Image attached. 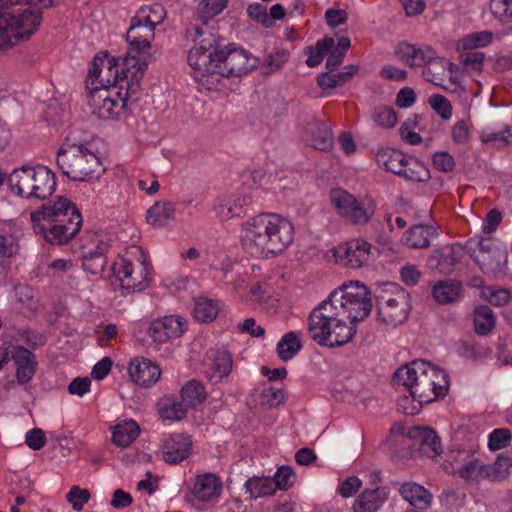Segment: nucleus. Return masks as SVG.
I'll return each instance as SVG.
<instances>
[{
	"instance_id": "1",
	"label": "nucleus",
	"mask_w": 512,
	"mask_h": 512,
	"mask_svg": "<svg viewBox=\"0 0 512 512\" xmlns=\"http://www.w3.org/2000/svg\"><path fill=\"white\" fill-rule=\"evenodd\" d=\"M371 309L365 285L357 281L344 283L310 312L309 335L318 345L342 346L352 340L356 333L355 323L367 318Z\"/></svg>"
},
{
	"instance_id": "2",
	"label": "nucleus",
	"mask_w": 512,
	"mask_h": 512,
	"mask_svg": "<svg viewBox=\"0 0 512 512\" xmlns=\"http://www.w3.org/2000/svg\"><path fill=\"white\" fill-rule=\"evenodd\" d=\"M184 38L193 46L189 49L187 61L195 77L241 76L256 66V58L234 44L223 43L209 27L187 26Z\"/></svg>"
},
{
	"instance_id": "3",
	"label": "nucleus",
	"mask_w": 512,
	"mask_h": 512,
	"mask_svg": "<svg viewBox=\"0 0 512 512\" xmlns=\"http://www.w3.org/2000/svg\"><path fill=\"white\" fill-rule=\"evenodd\" d=\"M161 20V16L157 19L147 16L146 23L143 24L134 18L127 31L129 48L122 59L121 72L115 67L114 78H110V84L120 92L118 98L125 102V107L128 102H135L139 98L140 80L148 67L151 47L146 34H153L156 24Z\"/></svg>"
},
{
	"instance_id": "4",
	"label": "nucleus",
	"mask_w": 512,
	"mask_h": 512,
	"mask_svg": "<svg viewBox=\"0 0 512 512\" xmlns=\"http://www.w3.org/2000/svg\"><path fill=\"white\" fill-rule=\"evenodd\" d=\"M294 239L292 223L275 213H261L242 224L241 245L251 256L274 257Z\"/></svg>"
},
{
	"instance_id": "5",
	"label": "nucleus",
	"mask_w": 512,
	"mask_h": 512,
	"mask_svg": "<svg viewBox=\"0 0 512 512\" xmlns=\"http://www.w3.org/2000/svg\"><path fill=\"white\" fill-rule=\"evenodd\" d=\"M30 219L35 233L57 245L71 241L82 226L79 209L66 197H58L53 204H44L41 209L31 212Z\"/></svg>"
},
{
	"instance_id": "6",
	"label": "nucleus",
	"mask_w": 512,
	"mask_h": 512,
	"mask_svg": "<svg viewBox=\"0 0 512 512\" xmlns=\"http://www.w3.org/2000/svg\"><path fill=\"white\" fill-rule=\"evenodd\" d=\"M392 382L396 388L403 386L419 407L444 397L449 387L446 371L424 360H415L397 369Z\"/></svg>"
},
{
	"instance_id": "7",
	"label": "nucleus",
	"mask_w": 512,
	"mask_h": 512,
	"mask_svg": "<svg viewBox=\"0 0 512 512\" xmlns=\"http://www.w3.org/2000/svg\"><path fill=\"white\" fill-rule=\"evenodd\" d=\"M56 163L62 174L72 181L98 179L105 171L100 158L88 142H82L69 133L59 150Z\"/></svg>"
},
{
	"instance_id": "8",
	"label": "nucleus",
	"mask_w": 512,
	"mask_h": 512,
	"mask_svg": "<svg viewBox=\"0 0 512 512\" xmlns=\"http://www.w3.org/2000/svg\"><path fill=\"white\" fill-rule=\"evenodd\" d=\"M8 184L13 193L28 200H45L57 187L55 173L42 165H23L14 169L8 178Z\"/></svg>"
},
{
	"instance_id": "9",
	"label": "nucleus",
	"mask_w": 512,
	"mask_h": 512,
	"mask_svg": "<svg viewBox=\"0 0 512 512\" xmlns=\"http://www.w3.org/2000/svg\"><path fill=\"white\" fill-rule=\"evenodd\" d=\"M330 201L337 213L354 225H366L375 214V203L370 198L357 199L343 189H334Z\"/></svg>"
},
{
	"instance_id": "10",
	"label": "nucleus",
	"mask_w": 512,
	"mask_h": 512,
	"mask_svg": "<svg viewBox=\"0 0 512 512\" xmlns=\"http://www.w3.org/2000/svg\"><path fill=\"white\" fill-rule=\"evenodd\" d=\"M139 257L136 261L120 257L112 266V274L119 282L121 288L127 293L139 292L149 285L148 265L142 251L136 248Z\"/></svg>"
},
{
	"instance_id": "11",
	"label": "nucleus",
	"mask_w": 512,
	"mask_h": 512,
	"mask_svg": "<svg viewBox=\"0 0 512 512\" xmlns=\"http://www.w3.org/2000/svg\"><path fill=\"white\" fill-rule=\"evenodd\" d=\"M390 287L396 290L394 294L385 291L384 294L376 296L378 319L387 325L397 326L407 319L410 296L407 291L397 289L394 284Z\"/></svg>"
},
{
	"instance_id": "12",
	"label": "nucleus",
	"mask_w": 512,
	"mask_h": 512,
	"mask_svg": "<svg viewBox=\"0 0 512 512\" xmlns=\"http://www.w3.org/2000/svg\"><path fill=\"white\" fill-rule=\"evenodd\" d=\"M101 80V86L92 87L89 91L88 104L92 114L100 119L109 120L120 116L125 102L119 100V91L110 84V78Z\"/></svg>"
},
{
	"instance_id": "13",
	"label": "nucleus",
	"mask_w": 512,
	"mask_h": 512,
	"mask_svg": "<svg viewBox=\"0 0 512 512\" xmlns=\"http://www.w3.org/2000/svg\"><path fill=\"white\" fill-rule=\"evenodd\" d=\"M468 243L469 245L475 243L478 247V254L471 253V256L484 274L492 277L504 274L508 261V252L504 247L495 244L491 239L483 238L478 241L469 240ZM469 249L475 252L472 246H469Z\"/></svg>"
},
{
	"instance_id": "14",
	"label": "nucleus",
	"mask_w": 512,
	"mask_h": 512,
	"mask_svg": "<svg viewBox=\"0 0 512 512\" xmlns=\"http://www.w3.org/2000/svg\"><path fill=\"white\" fill-rule=\"evenodd\" d=\"M371 245L362 239H354L339 244L334 248L337 262L353 269H358L370 260Z\"/></svg>"
},
{
	"instance_id": "15",
	"label": "nucleus",
	"mask_w": 512,
	"mask_h": 512,
	"mask_svg": "<svg viewBox=\"0 0 512 512\" xmlns=\"http://www.w3.org/2000/svg\"><path fill=\"white\" fill-rule=\"evenodd\" d=\"M161 452L166 463L179 464L191 455V437L184 433L169 434L162 441Z\"/></svg>"
},
{
	"instance_id": "16",
	"label": "nucleus",
	"mask_w": 512,
	"mask_h": 512,
	"mask_svg": "<svg viewBox=\"0 0 512 512\" xmlns=\"http://www.w3.org/2000/svg\"><path fill=\"white\" fill-rule=\"evenodd\" d=\"M186 330L183 319L179 316H165L154 320L148 327L147 333L156 343H166L179 338Z\"/></svg>"
},
{
	"instance_id": "17",
	"label": "nucleus",
	"mask_w": 512,
	"mask_h": 512,
	"mask_svg": "<svg viewBox=\"0 0 512 512\" xmlns=\"http://www.w3.org/2000/svg\"><path fill=\"white\" fill-rule=\"evenodd\" d=\"M464 256V247L459 243H454L442 247L433 252L428 258L427 264L430 269L437 270L441 274H451L456 265L461 262Z\"/></svg>"
},
{
	"instance_id": "18",
	"label": "nucleus",
	"mask_w": 512,
	"mask_h": 512,
	"mask_svg": "<svg viewBox=\"0 0 512 512\" xmlns=\"http://www.w3.org/2000/svg\"><path fill=\"white\" fill-rule=\"evenodd\" d=\"M203 368L209 379L220 381L231 372V354L225 350L210 349L204 357Z\"/></svg>"
},
{
	"instance_id": "19",
	"label": "nucleus",
	"mask_w": 512,
	"mask_h": 512,
	"mask_svg": "<svg viewBox=\"0 0 512 512\" xmlns=\"http://www.w3.org/2000/svg\"><path fill=\"white\" fill-rule=\"evenodd\" d=\"M128 372L131 380L143 387L153 386L161 375L159 366L143 357L133 358L129 363Z\"/></svg>"
},
{
	"instance_id": "20",
	"label": "nucleus",
	"mask_w": 512,
	"mask_h": 512,
	"mask_svg": "<svg viewBox=\"0 0 512 512\" xmlns=\"http://www.w3.org/2000/svg\"><path fill=\"white\" fill-rule=\"evenodd\" d=\"M251 202L252 199L249 195L236 193L219 198L214 205V209L221 220H228L246 214Z\"/></svg>"
},
{
	"instance_id": "21",
	"label": "nucleus",
	"mask_w": 512,
	"mask_h": 512,
	"mask_svg": "<svg viewBox=\"0 0 512 512\" xmlns=\"http://www.w3.org/2000/svg\"><path fill=\"white\" fill-rule=\"evenodd\" d=\"M16 364V378L19 384L28 383L35 375L37 362L35 355L23 346L11 343L10 360Z\"/></svg>"
},
{
	"instance_id": "22",
	"label": "nucleus",
	"mask_w": 512,
	"mask_h": 512,
	"mask_svg": "<svg viewBox=\"0 0 512 512\" xmlns=\"http://www.w3.org/2000/svg\"><path fill=\"white\" fill-rule=\"evenodd\" d=\"M302 138L310 146L320 151L330 150L334 142L329 126L319 120H314L304 127Z\"/></svg>"
},
{
	"instance_id": "23",
	"label": "nucleus",
	"mask_w": 512,
	"mask_h": 512,
	"mask_svg": "<svg viewBox=\"0 0 512 512\" xmlns=\"http://www.w3.org/2000/svg\"><path fill=\"white\" fill-rule=\"evenodd\" d=\"M397 57L410 67L425 66L434 58L435 51L428 45L416 46L407 42H400L396 49Z\"/></svg>"
},
{
	"instance_id": "24",
	"label": "nucleus",
	"mask_w": 512,
	"mask_h": 512,
	"mask_svg": "<svg viewBox=\"0 0 512 512\" xmlns=\"http://www.w3.org/2000/svg\"><path fill=\"white\" fill-rule=\"evenodd\" d=\"M407 436L419 443L421 454L428 458H434L442 451L440 438L431 428L415 426L408 430Z\"/></svg>"
},
{
	"instance_id": "25",
	"label": "nucleus",
	"mask_w": 512,
	"mask_h": 512,
	"mask_svg": "<svg viewBox=\"0 0 512 512\" xmlns=\"http://www.w3.org/2000/svg\"><path fill=\"white\" fill-rule=\"evenodd\" d=\"M119 68L114 58H108L106 55L94 57L86 78V87L91 91L92 87L101 86V80L107 81L108 78H114V68ZM107 84V82H105Z\"/></svg>"
},
{
	"instance_id": "26",
	"label": "nucleus",
	"mask_w": 512,
	"mask_h": 512,
	"mask_svg": "<svg viewBox=\"0 0 512 512\" xmlns=\"http://www.w3.org/2000/svg\"><path fill=\"white\" fill-rule=\"evenodd\" d=\"M222 490L221 480L212 473H206L196 477L192 493L195 498L202 502H209L217 499Z\"/></svg>"
},
{
	"instance_id": "27",
	"label": "nucleus",
	"mask_w": 512,
	"mask_h": 512,
	"mask_svg": "<svg viewBox=\"0 0 512 512\" xmlns=\"http://www.w3.org/2000/svg\"><path fill=\"white\" fill-rule=\"evenodd\" d=\"M435 234L436 229L433 226L415 224L403 233L401 242L411 249H426L430 246V239Z\"/></svg>"
},
{
	"instance_id": "28",
	"label": "nucleus",
	"mask_w": 512,
	"mask_h": 512,
	"mask_svg": "<svg viewBox=\"0 0 512 512\" xmlns=\"http://www.w3.org/2000/svg\"><path fill=\"white\" fill-rule=\"evenodd\" d=\"M463 293V285L454 279L441 280L432 287V295L439 305H447L460 300Z\"/></svg>"
},
{
	"instance_id": "29",
	"label": "nucleus",
	"mask_w": 512,
	"mask_h": 512,
	"mask_svg": "<svg viewBox=\"0 0 512 512\" xmlns=\"http://www.w3.org/2000/svg\"><path fill=\"white\" fill-rule=\"evenodd\" d=\"M388 498L381 488L365 489L356 498L353 512H378Z\"/></svg>"
},
{
	"instance_id": "30",
	"label": "nucleus",
	"mask_w": 512,
	"mask_h": 512,
	"mask_svg": "<svg viewBox=\"0 0 512 512\" xmlns=\"http://www.w3.org/2000/svg\"><path fill=\"white\" fill-rule=\"evenodd\" d=\"M399 492L401 496L414 507V509H427L432 501L431 493L422 485L415 482H406L402 484Z\"/></svg>"
},
{
	"instance_id": "31",
	"label": "nucleus",
	"mask_w": 512,
	"mask_h": 512,
	"mask_svg": "<svg viewBox=\"0 0 512 512\" xmlns=\"http://www.w3.org/2000/svg\"><path fill=\"white\" fill-rule=\"evenodd\" d=\"M175 205L170 201H159L152 205L146 214L147 222L153 227H163L174 220Z\"/></svg>"
},
{
	"instance_id": "32",
	"label": "nucleus",
	"mask_w": 512,
	"mask_h": 512,
	"mask_svg": "<svg viewBox=\"0 0 512 512\" xmlns=\"http://www.w3.org/2000/svg\"><path fill=\"white\" fill-rule=\"evenodd\" d=\"M244 489L249 494V499L256 500L273 495L275 493V481L272 477L252 476L245 481Z\"/></svg>"
},
{
	"instance_id": "33",
	"label": "nucleus",
	"mask_w": 512,
	"mask_h": 512,
	"mask_svg": "<svg viewBox=\"0 0 512 512\" xmlns=\"http://www.w3.org/2000/svg\"><path fill=\"white\" fill-rule=\"evenodd\" d=\"M480 141L492 148H506L512 145V126L507 125L499 130L485 128L480 133Z\"/></svg>"
},
{
	"instance_id": "34",
	"label": "nucleus",
	"mask_w": 512,
	"mask_h": 512,
	"mask_svg": "<svg viewBox=\"0 0 512 512\" xmlns=\"http://www.w3.org/2000/svg\"><path fill=\"white\" fill-rule=\"evenodd\" d=\"M139 425L134 420L117 424L112 432V441L118 447L129 446L139 435Z\"/></svg>"
},
{
	"instance_id": "35",
	"label": "nucleus",
	"mask_w": 512,
	"mask_h": 512,
	"mask_svg": "<svg viewBox=\"0 0 512 512\" xmlns=\"http://www.w3.org/2000/svg\"><path fill=\"white\" fill-rule=\"evenodd\" d=\"M377 164L387 171L398 174L403 167L404 154L393 148H381L375 155Z\"/></svg>"
},
{
	"instance_id": "36",
	"label": "nucleus",
	"mask_w": 512,
	"mask_h": 512,
	"mask_svg": "<svg viewBox=\"0 0 512 512\" xmlns=\"http://www.w3.org/2000/svg\"><path fill=\"white\" fill-rule=\"evenodd\" d=\"M397 175L414 182H425L430 178V172L424 163L413 157H405L403 167Z\"/></svg>"
},
{
	"instance_id": "37",
	"label": "nucleus",
	"mask_w": 512,
	"mask_h": 512,
	"mask_svg": "<svg viewBox=\"0 0 512 512\" xmlns=\"http://www.w3.org/2000/svg\"><path fill=\"white\" fill-rule=\"evenodd\" d=\"M207 398L203 384L195 379L189 380L181 389V399L186 407L196 408Z\"/></svg>"
},
{
	"instance_id": "38",
	"label": "nucleus",
	"mask_w": 512,
	"mask_h": 512,
	"mask_svg": "<svg viewBox=\"0 0 512 512\" xmlns=\"http://www.w3.org/2000/svg\"><path fill=\"white\" fill-rule=\"evenodd\" d=\"M452 66L453 64L446 61L445 59L436 57L435 53L434 58L429 60V62H427L425 65L422 75L427 81L437 86H441L442 82L444 81L446 70H450Z\"/></svg>"
},
{
	"instance_id": "39",
	"label": "nucleus",
	"mask_w": 512,
	"mask_h": 512,
	"mask_svg": "<svg viewBox=\"0 0 512 512\" xmlns=\"http://www.w3.org/2000/svg\"><path fill=\"white\" fill-rule=\"evenodd\" d=\"M228 0H201L197 11V19L201 21V25L191 24L196 27H209L208 21L220 14L227 6Z\"/></svg>"
},
{
	"instance_id": "40",
	"label": "nucleus",
	"mask_w": 512,
	"mask_h": 512,
	"mask_svg": "<svg viewBox=\"0 0 512 512\" xmlns=\"http://www.w3.org/2000/svg\"><path fill=\"white\" fill-rule=\"evenodd\" d=\"M511 467L512 459L501 454L493 464L485 465L483 478L489 481H503L509 476Z\"/></svg>"
},
{
	"instance_id": "41",
	"label": "nucleus",
	"mask_w": 512,
	"mask_h": 512,
	"mask_svg": "<svg viewBox=\"0 0 512 512\" xmlns=\"http://www.w3.org/2000/svg\"><path fill=\"white\" fill-rule=\"evenodd\" d=\"M462 454L465 455V458H463V464L457 470L458 475L467 482L477 481L479 477L483 478L485 465L474 458L470 451H464Z\"/></svg>"
},
{
	"instance_id": "42",
	"label": "nucleus",
	"mask_w": 512,
	"mask_h": 512,
	"mask_svg": "<svg viewBox=\"0 0 512 512\" xmlns=\"http://www.w3.org/2000/svg\"><path fill=\"white\" fill-rule=\"evenodd\" d=\"M495 326V316L487 305L478 306L474 311V328L478 335L489 334Z\"/></svg>"
},
{
	"instance_id": "43",
	"label": "nucleus",
	"mask_w": 512,
	"mask_h": 512,
	"mask_svg": "<svg viewBox=\"0 0 512 512\" xmlns=\"http://www.w3.org/2000/svg\"><path fill=\"white\" fill-rule=\"evenodd\" d=\"M302 349V343L295 332L286 333L277 344V353L281 360H291Z\"/></svg>"
},
{
	"instance_id": "44",
	"label": "nucleus",
	"mask_w": 512,
	"mask_h": 512,
	"mask_svg": "<svg viewBox=\"0 0 512 512\" xmlns=\"http://www.w3.org/2000/svg\"><path fill=\"white\" fill-rule=\"evenodd\" d=\"M335 40L332 37H325L322 40H318L314 47L310 46L306 49V54L308 58L306 59V64L308 67H316L319 65L324 55L328 54V52L334 47Z\"/></svg>"
},
{
	"instance_id": "45",
	"label": "nucleus",
	"mask_w": 512,
	"mask_h": 512,
	"mask_svg": "<svg viewBox=\"0 0 512 512\" xmlns=\"http://www.w3.org/2000/svg\"><path fill=\"white\" fill-rule=\"evenodd\" d=\"M218 305L213 300L199 298L195 301L193 316L200 322H211L218 314Z\"/></svg>"
},
{
	"instance_id": "46",
	"label": "nucleus",
	"mask_w": 512,
	"mask_h": 512,
	"mask_svg": "<svg viewBox=\"0 0 512 512\" xmlns=\"http://www.w3.org/2000/svg\"><path fill=\"white\" fill-rule=\"evenodd\" d=\"M187 408L183 401L180 402L175 399L165 398L159 409V414L163 419L177 421L186 416Z\"/></svg>"
},
{
	"instance_id": "47",
	"label": "nucleus",
	"mask_w": 512,
	"mask_h": 512,
	"mask_svg": "<svg viewBox=\"0 0 512 512\" xmlns=\"http://www.w3.org/2000/svg\"><path fill=\"white\" fill-rule=\"evenodd\" d=\"M289 52L285 49H280L266 56L264 59L261 69L265 75H270L282 68V66L289 59Z\"/></svg>"
},
{
	"instance_id": "48",
	"label": "nucleus",
	"mask_w": 512,
	"mask_h": 512,
	"mask_svg": "<svg viewBox=\"0 0 512 512\" xmlns=\"http://www.w3.org/2000/svg\"><path fill=\"white\" fill-rule=\"evenodd\" d=\"M107 264V257H101L92 252L82 253V267L91 275H101Z\"/></svg>"
},
{
	"instance_id": "49",
	"label": "nucleus",
	"mask_w": 512,
	"mask_h": 512,
	"mask_svg": "<svg viewBox=\"0 0 512 512\" xmlns=\"http://www.w3.org/2000/svg\"><path fill=\"white\" fill-rule=\"evenodd\" d=\"M512 433L507 428L494 429L488 438V448L491 451L500 450L510 445Z\"/></svg>"
},
{
	"instance_id": "50",
	"label": "nucleus",
	"mask_w": 512,
	"mask_h": 512,
	"mask_svg": "<svg viewBox=\"0 0 512 512\" xmlns=\"http://www.w3.org/2000/svg\"><path fill=\"white\" fill-rule=\"evenodd\" d=\"M373 120L382 128H392L397 122L396 112L387 106L376 107L373 111Z\"/></svg>"
},
{
	"instance_id": "51",
	"label": "nucleus",
	"mask_w": 512,
	"mask_h": 512,
	"mask_svg": "<svg viewBox=\"0 0 512 512\" xmlns=\"http://www.w3.org/2000/svg\"><path fill=\"white\" fill-rule=\"evenodd\" d=\"M431 108L443 119L449 120L452 117V105L443 95L434 94L429 98Z\"/></svg>"
},
{
	"instance_id": "52",
	"label": "nucleus",
	"mask_w": 512,
	"mask_h": 512,
	"mask_svg": "<svg viewBox=\"0 0 512 512\" xmlns=\"http://www.w3.org/2000/svg\"><path fill=\"white\" fill-rule=\"evenodd\" d=\"M472 122L469 119L457 121L451 129V137L457 144H465L470 139Z\"/></svg>"
},
{
	"instance_id": "53",
	"label": "nucleus",
	"mask_w": 512,
	"mask_h": 512,
	"mask_svg": "<svg viewBox=\"0 0 512 512\" xmlns=\"http://www.w3.org/2000/svg\"><path fill=\"white\" fill-rule=\"evenodd\" d=\"M490 9L502 22H512V0H491Z\"/></svg>"
},
{
	"instance_id": "54",
	"label": "nucleus",
	"mask_w": 512,
	"mask_h": 512,
	"mask_svg": "<svg viewBox=\"0 0 512 512\" xmlns=\"http://www.w3.org/2000/svg\"><path fill=\"white\" fill-rule=\"evenodd\" d=\"M272 479H274L275 481V491L278 488L282 490H287L294 484L296 480V475L291 467L282 466L278 469L277 473Z\"/></svg>"
},
{
	"instance_id": "55",
	"label": "nucleus",
	"mask_w": 512,
	"mask_h": 512,
	"mask_svg": "<svg viewBox=\"0 0 512 512\" xmlns=\"http://www.w3.org/2000/svg\"><path fill=\"white\" fill-rule=\"evenodd\" d=\"M248 16L257 23H261L264 27H273V23L267 13V7L261 3H254L247 8Z\"/></svg>"
},
{
	"instance_id": "56",
	"label": "nucleus",
	"mask_w": 512,
	"mask_h": 512,
	"mask_svg": "<svg viewBox=\"0 0 512 512\" xmlns=\"http://www.w3.org/2000/svg\"><path fill=\"white\" fill-rule=\"evenodd\" d=\"M67 501L72 504L76 511H80L83 505L90 499V492L87 489H82L78 486H73L68 492Z\"/></svg>"
},
{
	"instance_id": "57",
	"label": "nucleus",
	"mask_w": 512,
	"mask_h": 512,
	"mask_svg": "<svg viewBox=\"0 0 512 512\" xmlns=\"http://www.w3.org/2000/svg\"><path fill=\"white\" fill-rule=\"evenodd\" d=\"M417 118L418 116L414 115L413 121L411 119H407L399 129L402 139L411 145H417L422 142V137L420 134L410 130L412 126L416 125Z\"/></svg>"
},
{
	"instance_id": "58",
	"label": "nucleus",
	"mask_w": 512,
	"mask_h": 512,
	"mask_svg": "<svg viewBox=\"0 0 512 512\" xmlns=\"http://www.w3.org/2000/svg\"><path fill=\"white\" fill-rule=\"evenodd\" d=\"M434 167L441 172H451L455 167V161L451 154L448 152H436L433 155Z\"/></svg>"
},
{
	"instance_id": "59",
	"label": "nucleus",
	"mask_w": 512,
	"mask_h": 512,
	"mask_svg": "<svg viewBox=\"0 0 512 512\" xmlns=\"http://www.w3.org/2000/svg\"><path fill=\"white\" fill-rule=\"evenodd\" d=\"M462 63L467 70L480 71L483 65L484 54L479 51H468L462 56Z\"/></svg>"
},
{
	"instance_id": "60",
	"label": "nucleus",
	"mask_w": 512,
	"mask_h": 512,
	"mask_svg": "<svg viewBox=\"0 0 512 512\" xmlns=\"http://www.w3.org/2000/svg\"><path fill=\"white\" fill-rule=\"evenodd\" d=\"M491 40L492 34L490 32L472 33L464 39V47L466 49L483 47L489 44Z\"/></svg>"
},
{
	"instance_id": "61",
	"label": "nucleus",
	"mask_w": 512,
	"mask_h": 512,
	"mask_svg": "<svg viewBox=\"0 0 512 512\" xmlns=\"http://www.w3.org/2000/svg\"><path fill=\"white\" fill-rule=\"evenodd\" d=\"M25 443L32 450H40L46 444V436L42 429L33 428L26 433Z\"/></svg>"
},
{
	"instance_id": "62",
	"label": "nucleus",
	"mask_w": 512,
	"mask_h": 512,
	"mask_svg": "<svg viewBox=\"0 0 512 512\" xmlns=\"http://www.w3.org/2000/svg\"><path fill=\"white\" fill-rule=\"evenodd\" d=\"M93 247L86 252H92L101 257H107V253L111 248V239L106 235H95Z\"/></svg>"
},
{
	"instance_id": "63",
	"label": "nucleus",
	"mask_w": 512,
	"mask_h": 512,
	"mask_svg": "<svg viewBox=\"0 0 512 512\" xmlns=\"http://www.w3.org/2000/svg\"><path fill=\"white\" fill-rule=\"evenodd\" d=\"M325 19L328 26L335 28L347 21L348 13L343 9L329 8L325 12Z\"/></svg>"
},
{
	"instance_id": "64",
	"label": "nucleus",
	"mask_w": 512,
	"mask_h": 512,
	"mask_svg": "<svg viewBox=\"0 0 512 512\" xmlns=\"http://www.w3.org/2000/svg\"><path fill=\"white\" fill-rule=\"evenodd\" d=\"M362 486L361 480L356 476H350L343 481L339 487V494L344 497H350L355 494Z\"/></svg>"
}]
</instances>
